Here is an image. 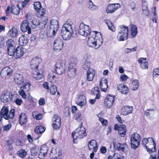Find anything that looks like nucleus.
Listing matches in <instances>:
<instances>
[{
    "mask_svg": "<svg viewBox=\"0 0 159 159\" xmlns=\"http://www.w3.org/2000/svg\"><path fill=\"white\" fill-rule=\"evenodd\" d=\"M15 82L18 85H20V90L19 91V94L23 98H26L25 93L30 90L31 84L28 81L24 80L22 75L17 74L14 77Z\"/></svg>",
    "mask_w": 159,
    "mask_h": 159,
    "instance_id": "obj_1",
    "label": "nucleus"
},
{
    "mask_svg": "<svg viewBox=\"0 0 159 159\" xmlns=\"http://www.w3.org/2000/svg\"><path fill=\"white\" fill-rule=\"evenodd\" d=\"M102 42L103 39L100 33L94 31L90 32L87 42L89 46L98 49L102 44Z\"/></svg>",
    "mask_w": 159,
    "mask_h": 159,
    "instance_id": "obj_2",
    "label": "nucleus"
},
{
    "mask_svg": "<svg viewBox=\"0 0 159 159\" xmlns=\"http://www.w3.org/2000/svg\"><path fill=\"white\" fill-rule=\"evenodd\" d=\"M40 59L39 57L34 58L31 62V67L34 70L33 71V76L36 80H38L42 78L43 77L42 72L41 73L37 69Z\"/></svg>",
    "mask_w": 159,
    "mask_h": 159,
    "instance_id": "obj_3",
    "label": "nucleus"
},
{
    "mask_svg": "<svg viewBox=\"0 0 159 159\" xmlns=\"http://www.w3.org/2000/svg\"><path fill=\"white\" fill-rule=\"evenodd\" d=\"M87 135L86 129L82 127V123H81L79 127L76 130L72 133V136L73 139V142L75 143V140L77 139H81Z\"/></svg>",
    "mask_w": 159,
    "mask_h": 159,
    "instance_id": "obj_4",
    "label": "nucleus"
},
{
    "mask_svg": "<svg viewBox=\"0 0 159 159\" xmlns=\"http://www.w3.org/2000/svg\"><path fill=\"white\" fill-rule=\"evenodd\" d=\"M142 145L145 146L147 151L151 153L155 150V143L152 138L144 139L142 141Z\"/></svg>",
    "mask_w": 159,
    "mask_h": 159,
    "instance_id": "obj_5",
    "label": "nucleus"
},
{
    "mask_svg": "<svg viewBox=\"0 0 159 159\" xmlns=\"http://www.w3.org/2000/svg\"><path fill=\"white\" fill-rule=\"evenodd\" d=\"M128 27L121 25L118 29V33L117 37L118 41H122L126 40L128 38Z\"/></svg>",
    "mask_w": 159,
    "mask_h": 159,
    "instance_id": "obj_6",
    "label": "nucleus"
},
{
    "mask_svg": "<svg viewBox=\"0 0 159 159\" xmlns=\"http://www.w3.org/2000/svg\"><path fill=\"white\" fill-rule=\"evenodd\" d=\"M15 110L14 109H11L9 113V109L6 106H3L0 112V120L1 121L3 117L6 120L9 118L12 119L14 116Z\"/></svg>",
    "mask_w": 159,
    "mask_h": 159,
    "instance_id": "obj_7",
    "label": "nucleus"
},
{
    "mask_svg": "<svg viewBox=\"0 0 159 159\" xmlns=\"http://www.w3.org/2000/svg\"><path fill=\"white\" fill-rule=\"evenodd\" d=\"M48 21L47 17H45L44 20H41L39 21L38 20L34 19L31 22V28L37 30L42 29L45 28Z\"/></svg>",
    "mask_w": 159,
    "mask_h": 159,
    "instance_id": "obj_8",
    "label": "nucleus"
},
{
    "mask_svg": "<svg viewBox=\"0 0 159 159\" xmlns=\"http://www.w3.org/2000/svg\"><path fill=\"white\" fill-rule=\"evenodd\" d=\"M141 136L138 133H135L133 134L130 138V144L132 148L135 149L140 144Z\"/></svg>",
    "mask_w": 159,
    "mask_h": 159,
    "instance_id": "obj_9",
    "label": "nucleus"
},
{
    "mask_svg": "<svg viewBox=\"0 0 159 159\" xmlns=\"http://www.w3.org/2000/svg\"><path fill=\"white\" fill-rule=\"evenodd\" d=\"M90 31V29L88 26L83 23L80 24L78 30V33L80 35L86 37L89 34Z\"/></svg>",
    "mask_w": 159,
    "mask_h": 159,
    "instance_id": "obj_10",
    "label": "nucleus"
},
{
    "mask_svg": "<svg viewBox=\"0 0 159 159\" xmlns=\"http://www.w3.org/2000/svg\"><path fill=\"white\" fill-rule=\"evenodd\" d=\"M20 29L24 33L27 32L28 34L31 33V28L27 20H24L21 22L20 25Z\"/></svg>",
    "mask_w": 159,
    "mask_h": 159,
    "instance_id": "obj_11",
    "label": "nucleus"
},
{
    "mask_svg": "<svg viewBox=\"0 0 159 159\" xmlns=\"http://www.w3.org/2000/svg\"><path fill=\"white\" fill-rule=\"evenodd\" d=\"M65 63L61 61H59L56 63L55 66L56 71L59 75H61L65 69Z\"/></svg>",
    "mask_w": 159,
    "mask_h": 159,
    "instance_id": "obj_12",
    "label": "nucleus"
},
{
    "mask_svg": "<svg viewBox=\"0 0 159 159\" xmlns=\"http://www.w3.org/2000/svg\"><path fill=\"white\" fill-rule=\"evenodd\" d=\"M63 45L62 40L60 38H57L54 41L53 49L56 51H59L63 48Z\"/></svg>",
    "mask_w": 159,
    "mask_h": 159,
    "instance_id": "obj_13",
    "label": "nucleus"
},
{
    "mask_svg": "<svg viewBox=\"0 0 159 159\" xmlns=\"http://www.w3.org/2000/svg\"><path fill=\"white\" fill-rule=\"evenodd\" d=\"M76 64L75 63H71L67 71V75L69 78H72L76 75V69L75 68Z\"/></svg>",
    "mask_w": 159,
    "mask_h": 159,
    "instance_id": "obj_14",
    "label": "nucleus"
},
{
    "mask_svg": "<svg viewBox=\"0 0 159 159\" xmlns=\"http://www.w3.org/2000/svg\"><path fill=\"white\" fill-rule=\"evenodd\" d=\"M114 129L116 130H118L119 135L121 137H124L126 134V128L125 125H121L119 126L117 124H115Z\"/></svg>",
    "mask_w": 159,
    "mask_h": 159,
    "instance_id": "obj_15",
    "label": "nucleus"
},
{
    "mask_svg": "<svg viewBox=\"0 0 159 159\" xmlns=\"http://www.w3.org/2000/svg\"><path fill=\"white\" fill-rule=\"evenodd\" d=\"M120 7V5L118 3L109 4L107 7L106 12L107 13L112 14Z\"/></svg>",
    "mask_w": 159,
    "mask_h": 159,
    "instance_id": "obj_16",
    "label": "nucleus"
},
{
    "mask_svg": "<svg viewBox=\"0 0 159 159\" xmlns=\"http://www.w3.org/2000/svg\"><path fill=\"white\" fill-rule=\"evenodd\" d=\"M52 126L54 129H59L61 125V119L57 114L55 115L52 119Z\"/></svg>",
    "mask_w": 159,
    "mask_h": 159,
    "instance_id": "obj_17",
    "label": "nucleus"
},
{
    "mask_svg": "<svg viewBox=\"0 0 159 159\" xmlns=\"http://www.w3.org/2000/svg\"><path fill=\"white\" fill-rule=\"evenodd\" d=\"M72 22L70 20H68L64 25L62 28L61 32L73 33L72 26Z\"/></svg>",
    "mask_w": 159,
    "mask_h": 159,
    "instance_id": "obj_18",
    "label": "nucleus"
},
{
    "mask_svg": "<svg viewBox=\"0 0 159 159\" xmlns=\"http://www.w3.org/2000/svg\"><path fill=\"white\" fill-rule=\"evenodd\" d=\"M12 69L8 67H6L1 71V75L3 78H8L12 74Z\"/></svg>",
    "mask_w": 159,
    "mask_h": 159,
    "instance_id": "obj_19",
    "label": "nucleus"
},
{
    "mask_svg": "<svg viewBox=\"0 0 159 159\" xmlns=\"http://www.w3.org/2000/svg\"><path fill=\"white\" fill-rule=\"evenodd\" d=\"M50 31L52 33L53 35L56 34L59 28V24L58 21L56 20L52 19L51 20Z\"/></svg>",
    "mask_w": 159,
    "mask_h": 159,
    "instance_id": "obj_20",
    "label": "nucleus"
},
{
    "mask_svg": "<svg viewBox=\"0 0 159 159\" xmlns=\"http://www.w3.org/2000/svg\"><path fill=\"white\" fill-rule=\"evenodd\" d=\"M51 159H61V152L59 148H54L52 150V153L51 154Z\"/></svg>",
    "mask_w": 159,
    "mask_h": 159,
    "instance_id": "obj_21",
    "label": "nucleus"
},
{
    "mask_svg": "<svg viewBox=\"0 0 159 159\" xmlns=\"http://www.w3.org/2000/svg\"><path fill=\"white\" fill-rule=\"evenodd\" d=\"M12 95L10 92L5 91L2 93L1 99L3 102H7L10 101L12 99Z\"/></svg>",
    "mask_w": 159,
    "mask_h": 159,
    "instance_id": "obj_22",
    "label": "nucleus"
},
{
    "mask_svg": "<svg viewBox=\"0 0 159 159\" xmlns=\"http://www.w3.org/2000/svg\"><path fill=\"white\" fill-rule=\"evenodd\" d=\"M25 50L22 47L18 46L15 49L14 57L16 59L20 58L24 55Z\"/></svg>",
    "mask_w": 159,
    "mask_h": 159,
    "instance_id": "obj_23",
    "label": "nucleus"
},
{
    "mask_svg": "<svg viewBox=\"0 0 159 159\" xmlns=\"http://www.w3.org/2000/svg\"><path fill=\"white\" fill-rule=\"evenodd\" d=\"M90 56L86 55L84 57L82 61L83 62V68L85 70H87L90 69L91 65V63L90 61Z\"/></svg>",
    "mask_w": 159,
    "mask_h": 159,
    "instance_id": "obj_24",
    "label": "nucleus"
},
{
    "mask_svg": "<svg viewBox=\"0 0 159 159\" xmlns=\"http://www.w3.org/2000/svg\"><path fill=\"white\" fill-rule=\"evenodd\" d=\"M100 87L102 91L106 92L108 87L107 79L102 78L100 82Z\"/></svg>",
    "mask_w": 159,
    "mask_h": 159,
    "instance_id": "obj_25",
    "label": "nucleus"
},
{
    "mask_svg": "<svg viewBox=\"0 0 159 159\" xmlns=\"http://www.w3.org/2000/svg\"><path fill=\"white\" fill-rule=\"evenodd\" d=\"M88 147L89 150L92 151L94 152H96L98 149V145L96 141L93 140H92L89 142Z\"/></svg>",
    "mask_w": 159,
    "mask_h": 159,
    "instance_id": "obj_26",
    "label": "nucleus"
},
{
    "mask_svg": "<svg viewBox=\"0 0 159 159\" xmlns=\"http://www.w3.org/2000/svg\"><path fill=\"white\" fill-rule=\"evenodd\" d=\"M114 100V97L110 95H107L104 101L105 105L108 108L111 107L113 104Z\"/></svg>",
    "mask_w": 159,
    "mask_h": 159,
    "instance_id": "obj_27",
    "label": "nucleus"
},
{
    "mask_svg": "<svg viewBox=\"0 0 159 159\" xmlns=\"http://www.w3.org/2000/svg\"><path fill=\"white\" fill-rule=\"evenodd\" d=\"M141 68L143 69H148V62L146 58H140L138 60Z\"/></svg>",
    "mask_w": 159,
    "mask_h": 159,
    "instance_id": "obj_28",
    "label": "nucleus"
},
{
    "mask_svg": "<svg viewBox=\"0 0 159 159\" xmlns=\"http://www.w3.org/2000/svg\"><path fill=\"white\" fill-rule=\"evenodd\" d=\"M117 88L119 91L122 94H126L129 92V88L128 87L124 84L118 85Z\"/></svg>",
    "mask_w": 159,
    "mask_h": 159,
    "instance_id": "obj_29",
    "label": "nucleus"
},
{
    "mask_svg": "<svg viewBox=\"0 0 159 159\" xmlns=\"http://www.w3.org/2000/svg\"><path fill=\"white\" fill-rule=\"evenodd\" d=\"M133 110L132 106H126L124 107L121 110V113L124 116L128 115L132 112Z\"/></svg>",
    "mask_w": 159,
    "mask_h": 159,
    "instance_id": "obj_30",
    "label": "nucleus"
},
{
    "mask_svg": "<svg viewBox=\"0 0 159 159\" xmlns=\"http://www.w3.org/2000/svg\"><path fill=\"white\" fill-rule=\"evenodd\" d=\"M48 152V147L46 146H43L41 148L38 154V157L40 159H43L46 155Z\"/></svg>",
    "mask_w": 159,
    "mask_h": 159,
    "instance_id": "obj_31",
    "label": "nucleus"
},
{
    "mask_svg": "<svg viewBox=\"0 0 159 159\" xmlns=\"http://www.w3.org/2000/svg\"><path fill=\"white\" fill-rule=\"evenodd\" d=\"M57 75L55 72H51L48 75V80L51 83H55L58 79Z\"/></svg>",
    "mask_w": 159,
    "mask_h": 159,
    "instance_id": "obj_32",
    "label": "nucleus"
},
{
    "mask_svg": "<svg viewBox=\"0 0 159 159\" xmlns=\"http://www.w3.org/2000/svg\"><path fill=\"white\" fill-rule=\"evenodd\" d=\"M29 39L26 35H22L19 39V44L21 46H25L28 43Z\"/></svg>",
    "mask_w": 159,
    "mask_h": 159,
    "instance_id": "obj_33",
    "label": "nucleus"
},
{
    "mask_svg": "<svg viewBox=\"0 0 159 159\" xmlns=\"http://www.w3.org/2000/svg\"><path fill=\"white\" fill-rule=\"evenodd\" d=\"M27 117L25 114L24 113H21L19 116V121L21 125L25 124L27 122Z\"/></svg>",
    "mask_w": 159,
    "mask_h": 159,
    "instance_id": "obj_34",
    "label": "nucleus"
},
{
    "mask_svg": "<svg viewBox=\"0 0 159 159\" xmlns=\"http://www.w3.org/2000/svg\"><path fill=\"white\" fill-rule=\"evenodd\" d=\"M74 33L65 32H61V34L63 39L65 40H69L71 38Z\"/></svg>",
    "mask_w": 159,
    "mask_h": 159,
    "instance_id": "obj_35",
    "label": "nucleus"
},
{
    "mask_svg": "<svg viewBox=\"0 0 159 159\" xmlns=\"http://www.w3.org/2000/svg\"><path fill=\"white\" fill-rule=\"evenodd\" d=\"M117 148L119 151L121 150L123 152H125L128 149V146L125 143L122 144L118 143L117 145Z\"/></svg>",
    "mask_w": 159,
    "mask_h": 159,
    "instance_id": "obj_36",
    "label": "nucleus"
},
{
    "mask_svg": "<svg viewBox=\"0 0 159 159\" xmlns=\"http://www.w3.org/2000/svg\"><path fill=\"white\" fill-rule=\"evenodd\" d=\"M18 30L15 27H13L8 32V34L11 37L15 38L16 36L18 34Z\"/></svg>",
    "mask_w": 159,
    "mask_h": 159,
    "instance_id": "obj_37",
    "label": "nucleus"
},
{
    "mask_svg": "<svg viewBox=\"0 0 159 159\" xmlns=\"http://www.w3.org/2000/svg\"><path fill=\"white\" fill-rule=\"evenodd\" d=\"M19 5H15L12 6L11 11L14 14L17 15L20 13V10Z\"/></svg>",
    "mask_w": 159,
    "mask_h": 159,
    "instance_id": "obj_38",
    "label": "nucleus"
},
{
    "mask_svg": "<svg viewBox=\"0 0 159 159\" xmlns=\"http://www.w3.org/2000/svg\"><path fill=\"white\" fill-rule=\"evenodd\" d=\"M106 23L109 29L111 30L113 32L116 31V27L114 24L109 20H107L106 21Z\"/></svg>",
    "mask_w": 159,
    "mask_h": 159,
    "instance_id": "obj_39",
    "label": "nucleus"
},
{
    "mask_svg": "<svg viewBox=\"0 0 159 159\" xmlns=\"http://www.w3.org/2000/svg\"><path fill=\"white\" fill-rule=\"evenodd\" d=\"M89 2L88 8L90 10L92 11H94L98 9V7L95 5L91 0H89Z\"/></svg>",
    "mask_w": 159,
    "mask_h": 159,
    "instance_id": "obj_40",
    "label": "nucleus"
},
{
    "mask_svg": "<svg viewBox=\"0 0 159 159\" xmlns=\"http://www.w3.org/2000/svg\"><path fill=\"white\" fill-rule=\"evenodd\" d=\"M139 87V83L138 80H133L131 85V89L133 90H137Z\"/></svg>",
    "mask_w": 159,
    "mask_h": 159,
    "instance_id": "obj_41",
    "label": "nucleus"
},
{
    "mask_svg": "<svg viewBox=\"0 0 159 159\" xmlns=\"http://www.w3.org/2000/svg\"><path fill=\"white\" fill-rule=\"evenodd\" d=\"M45 129L46 128L44 127L42 125L38 126L35 128V132L38 134H42L44 131Z\"/></svg>",
    "mask_w": 159,
    "mask_h": 159,
    "instance_id": "obj_42",
    "label": "nucleus"
},
{
    "mask_svg": "<svg viewBox=\"0 0 159 159\" xmlns=\"http://www.w3.org/2000/svg\"><path fill=\"white\" fill-rule=\"evenodd\" d=\"M27 154V152L24 149H20L17 152V155L20 157L24 158L25 157Z\"/></svg>",
    "mask_w": 159,
    "mask_h": 159,
    "instance_id": "obj_43",
    "label": "nucleus"
},
{
    "mask_svg": "<svg viewBox=\"0 0 159 159\" xmlns=\"http://www.w3.org/2000/svg\"><path fill=\"white\" fill-rule=\"evenodd\" d=\"M98 89V87H95L93 88L91 90V93L93 95H96V99H98L100 97Z\"/></svg>",
    "mask_w": 159,
    "mask_h": 159,
    "instance_id": "obj_44",
    "label": "nucleus"
},
{
    "mask_svg": "<svg viewBox=\"0 0 159 159\" xmlns=\"http://www.w3.org/2000/svg\"><path fill=\"white\" fill-rule=\"evenodd\" d=\"M131 27V34L133 37H134L137 33V27L134 25H132Z\"/></svg>",
    "mask_w": 159,
    "mask_h": 159,
    "instance_id": "obj_45",
    "label": "nucleus"
},
{
    "mask_svg": "<svg viewBox=\"0 0 159 159\" xmlns=\"http://www.w3.org/2000/svg\"><path fill=\"white\" fill-rule=\"evenodd\" d=\"M39 150V148L37 146H34L30 149L31 155L33 156L37 155Z\"/></svg>",
    "mask_w": 159,
    "mask_h": 159,
    "instance_id": "obj_46",
    "label": "nucleus"
},
{
    "mask_svg": "<svg viewBox=\"0 0 159 159\" xmlns=\"http://www.w3.org/2000/svg\"><path fill=\"white\" fill-rule=\"evenodd\" d=\"M142 9L143 14L146 15H148L149 13V11L148 9L147 4L145 2L143 3Z\"/></svg>",
    "mask_w": 159,
    "mask_h": 159,
    "instance_id": "obj_47",
    "label": "nucleus"
},
{
    "mask_svg": "<svg viewBox=\"0 0 159 159\" xmlns=\"http://www.w3.org/2000/svg\"><path fill=\"white\" fill-rule=\"evenodd\" d=\"M14 40L11 39H8L6 42V45L7 47H14Z\"/></svg>",
    "mask_w": 159,
    "mask_h": 159,
    "instance_id": "obj_48",
    "label": "nucleus"
},
{
    "mask_svg": "<svg viewBox=\"0 0 159 159\" xmlns=\"http://www.w3.org/2000/svg\"><path fill=\"white\" fill-rule=\"evenodd\" d=\"M15 49V47H7V53L10 56H14Z\"/></svg>",
    "mask_w": 159,
    "mask_h": 159,
    "instance_id": "obj_49",
    "label": "nucleus"
},
{
    "mask_svg": "<svg viewBox=\"0 0 159 159\" xmlns=\"http://www.w3.org/2000/svg\"><path fill=\"white\" fill-rule=\"evenodd\" d=\"M39 11L37 13V16L39 17H41L43 16L46 12V9L42 8L39 10Z\"/></svg>",
    "mask_w": 159,
    "mask_h": 159,
    "instance_id": "obj_50",
    "label": "nucleus"
},
{
    "mask_svg": "<svg viewBox=\"0 0 159 159\" xmlns=\"http://www.w3.org/2000/svg\"><path fill=\"white\" fill-rule=\"evenodd\" d=\"M56 86L54 84H52L50 86V93L52 95H54L57 92Z\"/></svg>",
    "mask_w": 159,
    "mask_h": 159,
    "instance_id": "obj_51",
    "label": "nucleus"
},
{
    "mask_svg": "<svg viewBox=\"0 0 159 159\" xmlns=\"http://www.w3.org/2000/svg\"><path fill=\"white\" fill-rule=\"evenodd\" d=\"M34 9L37 11L41 9V4L39 2H35L34 4Z\"/></svg>",
    "mask_w": 159,
    "mask_h": 159,
    "instance_id": "obj_52",
    "label": "nucleus"
},
{
    "mask_svg": "<svg viewBox=\"0 0 159 159\" xmlns=\"http://www.w3.org/2000/svg\"><path fill=\"white\" fill-rule=\"evenodd\" d=\"M154 11H152V13L153 14V16L152 18V21L153 22L157 23V19L156 17V7H153Z\"/></svg>",
    "mask_w": 159,
    "mask_h": 159,
    "instance_id": "obj_53",
    "label": "nucleus"
},
{
    "mask_svg": "<svg viewBox=\"0 0 159 159\" xmlns=\"http://www.w3.org/2000/svg\"><path fill=\"white\" fill-rule=\"evenodd\" d=\"M81 97L83 98V100L82 101L78 102L77 103L81 107H82L83 106L85 105L86 103V100H85L84 97L82 96Z\"/></svg>",
    "mask_w": 159,
    "mask_h": 159,
    "instance_id": "obj_54",
    "label": "nucleus"
},
{
    "mask_svg": "<svg viewBox=\"0 0 159 159\" xmlns=\"http://www.w3.org/2000/svg\"><path fill=\"white\" fill-rule=\"evenodd\" d=\"M99 120L101 122L103 126H106L107 125V120H105L102 117L100 118Z\"/></svg>",
    "mask_w": 159,
    "mask_h": 159,
    "instance_id": "obj_55",
    "label": "nucleus"
},
{
    "mask_svg": "<svg viewBox=\"0 0 159 159\" xmlns=\"http://www.w3.org/2000/svg\"><path fill=\"white\" fill-rule=\"evenodd\" d=\"M154 77H157V75L159 76V68H157L154 70L153 72Z\"/></svg>",
    "mask_w": 159,
    "mask_h": 159,
    "instance_id": "obj_56",
    "label": "nucleus"
},
{
    "mask_svg": "<svg viewBox=\"0 0 159 159\" xmlns=\"http://www.w3.org/2000/svg\"><path fill=\"white\" fill-rule=\"evenodd\" d=\"M95 75L93 74H87V79L88 81H91L93 80Z\"/></svg>",
    "mask_w": 159,
    "mask_h": 159,
    "instance_id": "obj_57",
    "label": "nucleus"
},
{
    "mask_svg": "<svg viewBox=\"0 0 159 159\" xmlns=\"http://www.w3.org/2000/svg\"><path fill=\"white\" fill-rule=\"evenodd\" d=\"M34 114H33V116L37 120H40L42 119L43 115L41 114H38L37 115H35L34 116Z\"/></svg>",
    "mask_w": 159,
    "mask_h": 159,
    "instance_id": "obj_58",
    "label": "nucleus"
},
{
    "mask_svg": "<svg viewBox=\"0 0 159 159\" xmlns=\"http://www.w3.org/2000/svg\"><path fill=\"white\" fill-rule=\"evenodd\" d=\"M4 38L3 36H1L0 37V47H3L5 44Z\"/></svg>",
    "mask_w": 159,
    "mask_h": 159,
    "instance_id": "obj_59",
    "label": "nucleus"
},
{
    "mask_svg": "<svg viewBox=\"0 0 159 159\" xmlns=\"http://www.w3.org/2000/svg\"><path fill=\"white\" fill-rule=\"evenodd\" d=\"M11 124H8L3 126V130L4 131H8L11 128Z\"/></svg>",
    "mask_w": 159,
    "mask_h": 159,
    "instance_id": "obj_60",
    "label": "nucleus"
},
{
    "mask_svg": "<svg viewBox=\"0 0 159 159\" xmlns=\"http://www.w3.org/2000/svg\"><path fill=\"white\" fill-rule=\"evenodd\" d=\"M95 71L92 68H90L88 69L87 74H93V75H95Z\"/></svg>",
    "mask_w": 159,
    "mask_h": 159,
    "instance_id": "obj_61",
    "label": "nucleus"
},
{
    "mask_svg": "<svg viewBox=\"0 0 159 159\" xmlns=\"http://www.w3.org/2000/svg\"><path fill=\"white\" fill-rule=\"evenodd\" d=\"M123 157L122 156L117 153L115 154L112 158V159H123Z\"/></svg>",
    "mask_w": 159,
    "mask_h": 159,
    "instance_id": "obj_62",
    "label": "nucleus"
},
{
    "mask_svg": "<svg viewBox=\"0 0 159 159\" xmlns=\"http://www.w3.org/2000/svg\"><path fill=\"white\" fill-rule=\"evenodd\" d=\"M130 7L133 10L135 11L136 8L135 4L133 2H132L130 4Z\"/></svg>",
    "mask_w": 159,
    "mask_h": 159,
    "instance_id": "obj_63",
    "label": "nucleus"
},
{
    "mask_svg": "<svg viewBox=\"0 0 159 159\" xmlns=\"http://www.w3.org/2000/svg\"><path fill=\"white\" fill-rule=\"evenodd\" d=\"M120 78L122 81H125L128 79V77L125 74H122L120 76Z\"/></svg>",
    "mask_w": 159,
    "mask_h": 159,
    "instance_id": "obj_64",
    "label": "nucleus"
}]
</instances>
